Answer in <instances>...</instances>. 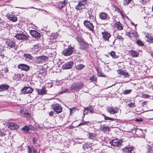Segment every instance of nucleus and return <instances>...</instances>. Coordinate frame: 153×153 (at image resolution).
<instances>
[{
  "mask_svg": "<svg viewBox=\"0 0 153 153\" xmlns=\"http://www.w3.org/2000/svg\"><path fill=\"white\" fill-rule=\"evenodd\" d=\"M103 38L105 41H108L109 38L111 37V35L109 33L104 32L102 33Z\"/></svg>",
  "mask_w": 153,
  "mask_h": 153,
  "instance_id": "obj_17",
  "label": "nucleus"
},
{
  "mask_svg": "<svg viewBox=\"0 0 153 153\" xmlns=\"http://www.w3.org/2000/svg\"><path fill=\"white\" fill-rule=\"evenodd\" d=\"M39 48V45L38 44L35 45L32 49L35 51H37Z\"/></svg>",
  "mask_w": 153,
  "mask_h": 153,
  "instance_id": "obj_39",
  "label": "nucleus"
},
{
  "mask_svg": "<svg viewBox=\"0 0 153 153\" xmlns=\"http://www.w3.org/2000/svg\"><path fill=\"white\" fill-rule=\"evenodd\" d=\"M9 87V85L5 84H2L0 85V91H4L7 90Z\"/></svg>",
  "mask_w": 153,
  "mask_h": 153,
  "instance_id": "obj_21",
  "label": "nucleus"
},
{
  "mask_svg": "<svg viewBox=\"0 0 153 153\" xmlns=\"http://www.w3.org/2000/svg\"><path fill=\"white\" fill-rule=\"evenodd\" d=\"M107 15L105 13H101L99 14L100 18L102 20H105L106 19Z\"/></svg>",
  "mask_w": 153,
  "mask_h": 153,
  "instance_id": "obj_28",
  "label": "nucleus"
},
{
  "mask_svg": "<svg viewBox=\"0 0 153 153\" xmlns=\"http://www.w3.org/2000/svg\"><path fill=\"white\" fill-rule=\"evenodd\" d=\"M4 51V50L3 49L0 48V56H1L2 58H3L4 56V54L3 53Z\"/></svg>",
  "mask_w": 153,
  "mask_h": 153,
  "instance_id": "obj_43",
  "label": "nucleus"
},
{
  "mask_svg": "<svg viewBox=\"0 0 153 153\" xmlns=\"http://www.w3.org/2000/svg\"><path fill=\"white\" fill-rule=\"evenodd\" d=\"M4 135V132L0 130V136H3Z\"/></svg>",
  "mask_w": 153,
  "mask_h": 153,
  "instance_id": "obj_56",
  "label": "nucleus"
},
{
  "mask_svg": "<svg viewBox=\"0 0 153 153\" xmlns=\"http://www.w3.org/2000/svg\"><path fill=\"white\" fill-rule=\"evenodd\" d=\"M22 130L25 132H27L30 130V128L28 126H25L22 128Z\"/></svg>",
  "mask_w": 153,
  "mask_h": 153,
  "instance_id": "obj_37",
  "label": "nucleus"
},
{
  "mask_svg": "<svg viewBox=\"0 0 153 153\" xmlns=\"http://www.w3.org/2000/svg\"><path fill=\"white\" fill-rule=\"evenodd\" d=\"M18 68L22 70L25 71H28L30 69V67L29 65L24 64H19L18 66Z\"/></svg>",
  "mask_w": 153,
  "mask_h": 153,
  "instance_id": "obj_15",
  "label": "nucleus"
},
{
  "mask_svg": "<svg viewBox=\"0 0 153 153\" xmlns=\"http://www.w3.org/2000/svg\"><path fill=\"white\" fill-rule=\"evenodd\" d=\"M111 56L114 59H117L118 58V56L115 54V52L113 51H111L110 53Z\"/></svg>",
  "mask_w": 153,
  "mask_h": 153,
  "instance_id": "obj_33",
  "label": "nucleus"
},
{
  "mask_svg": "<svg viewBox=\"0 0 153 153\" xmlns=\"http://www.w3.org/2000/svg\"><path fill=\"white\" fill-rule=\"evenodd\" d=\"M36 91L38 94L40 95L46 94L47 92L45 86L43 87L41 89H36Z\"/></svg>",
  "mask_w": 153,
  "mask_h": 153,
  "instance_id": "obj_13",
  "label": "nucleus"
},
{
  "mask_svg": "<svg viewBox=\"0 0 153 153\" xmlns=\"http://www.w3.org/2000/svg\"><path fill=\"white\" fill-rule=\"evenodd\" d=\"M53 110L56 113H60L62 110V107L59 104H54L53 105Z\"/></svg>",
  "mask_w": 153,
  "mask_h": 153,
  "instance_id": "obj_10",
  "label": "nucleus"
},
{
  "mask_svg": "<svg viewBox=\"0 0 153 153\" xmlns=\"http://www.w3.org/2000/svg\"><path fill=\"white\" fill-rule=\"evenodd\" d=\"M0 26L1 27L5 28L7 26V23L4 21H1L0 22Z\"/></svg>",
  "mask_w": 153,
  "mask_h": 153,
  "instance_id": "obj_31",
  "label": "nucleus"
},
{
  "mask_svg": "<svg viewBox=\"0 0 153 153\" xmlns=\"http://www.w3.org/2000/svg\"><path fill=\"white\" fill-rule=\"evenodd\" d=\"M68 89L67 88H65L64 91H62L60 92V94H63L65 92H68Z\"/></svg>",
  "mask_w": 153,
  "mask_h": 153,
  "instance_id": "obj_54",
  "label": "nucleus"
},
{
  "mask_svg": "<svg viewBox=\"0 0 153 153\" xmlns=\"http://www.w3.org/2000/svg\"><path fill=\"white\" fill-rule=\"evenodd\" d=\"M24 57L27 60H31L33 58L31 54L27 53H24Z\"/></svg>",
  "mask_w": 153,
  "mask_h": 153,
  "instance_id": "obj_25",
  "label": "nucleus"
},
{
  "mask_svg": "<svg viewBox=\"0 0 153 153\" xmlns=\"http://www.w3.org/2000/svg\"><path fill=\"white\" fill-rule=\"evenodd\" d=\"M8 127L11 130H14L18 129L19 128V126L16 124L11 122L10 123Z\"/></svg>",
  "mask_w": 153,
  "mask_h": 153,
  "instance_id": "obj_20",
  "label": "nucleus"
},
{
  "mask_svg": "<svg viewBox=\"0 0 153 153\" xmlns=\"http://www.w3.org/2000/svg\"><path fill=\"white\" fill-rule=\"evenodd\" d=\"M86 110H85V109H84V112H83V115H85V114H87L88 112H87L88 111H86Z\"/></svg>",
  "mask_w": 153,
  "mask_h": 153,
  "instance_id": "obj_62",
  "label": "nucleus"
},
{
  "mask_svg": "<svg viewBox=\"0 0 153 153\" xmlns=\"http://www.w3.org/2000/svg\"><path fill=\"white\" fill-rule=\"evenodd\" d=\"M74 48L73 47H69L68 48L64 50L62 54L65 56H69L72 54Z\"/></svg>",
  "mask_w": 153,
  "mask_h": 153,
  "instance_id": "obj_7",
  "label": "nucleus"
},
{
  "mask_svg": "<svg viewBox=\"0 0 153 153\" xmlns=\"http://www.w3.org/2000/svg\"><path fill=\"white\" fill-rule=\"evenodd\" d=\"M143 97L145 98H148L149 97V95H147V94L144 95L143 96Z\"/></svg>",
  "mask_w": 153,
  "mask_h": 153,
  "instance_id": "obj_60",
  "label": "nucleus"
},
{
  "mask_svg": "<svg viewBox=\"0 0 153 153\" xmlns=\"http://www.w3.org/2000/svg\"><path fill=\"white\" fill-rule=\"evenodd\" d=\"M76 109V107H73V108H71L70 109V114H72L74 113Z\"/></svg>",
  "mask_w": 153,
  "mask_h": 153,
  "instance_id": "obj_45",
  "label": "nucleus"
},
{
  "mask_svg": "<svg viewBox=\"0 0 153 153\" xmlns=\"http://www.w3.org/2000/svg\"><path fill=\"white\" fill-rule=\"evenodd\" d=\"M137 45L140 46H143L144 44L143 42L140 40H137L136 42Z\"/></svg>",
  "mask_w": 153,
  "mask_h": 153,
  "instance_id": "obj_40",
  "label": "nucleus"
},
{
  "mask_svg": "<svg viewBox=\"0 0 153 153\" xmlns=\"http://www.w3.org/2000/svg\"><path fill=\"white\" fill-rule=\"evenodd\" d=\"M128 105L129 107L131 108V107H135V104L134 103L131 102L129 104H128Z\"/></svg>",
  "mask_w": 153,
  "mask_h": 153,
  "instance_id": "obj_49",
  "label": "nucleus"
},
{
  "mask_svg": "<svg viewBox=\"0 0 153 153\" xmlns=\"http://www.w3.org/2000/svg\"><path fill=\"white\" fill-rule=\"evenodd\" d=\"M47 53L49 56L52 58H54L56 54V52L54 49H48Z\"/></svg>",
  "mask_w": 153,
  "mask_h": 153,
  "instance_id": "obj_12",
  "label": "nucleus"
},
{
  "mask_svg": "<svg viewBox=\"0 0 153 153\" xmlns=\"http://www.w3.org/2000/svg\"><path fill=\"white\" fill-rule=\"evenodd\" d=\"M84 86V84L82 82H75L71 86L70 89L72 92L78 91L82 89Z\"/></svg>",
  "mask_w": 153,
  "mask_h": 153,
  "instance_id": "obj_2",
  "label": "nucleus"
},
{
  "mask_svg": "<svg viewBox=\"0 0 153 153\" xmlns=\"http://www.w3.org/2000/svg\"><path fill=\"white\" fill-rule=\"evenodd\" d=\"M24 115L25 117H29L30 114L28 113H26L24 114Z\"/></svg>",
  "mask_w": 153,
  "mask_h": 153,
  "instance_id": "obj_52",
  "label": "nucleus"
},
{
  "mask_svg": "<svg viewBox=\"0 0 153 153\" xmlns=\"http://www.w3.org/2000/svg\"><path fill=\"white\" fill-rule=\"evenodd\" d=\"M147 41L148 42H149L151 43L153 42V37L150 36H148L147 37Z\"/></svg>",
  "mask_w": 153,
  "mask_h": 153,
  "instance_id": "obj_42",
  "label": "nucleus"
},
{
  "mask_svg": "<svg viewBox=\"0 0 153 153\" xmlns=\"http://www.w3.org/2000/svg\"><path fill=\"white\" fill-rule=\"evenodd\" d=\"M114 26L116 27L119 30H121L123 29V27L119 22H116Z\"/></svg>",
  "mask_w": 153,
  "mask_h": 153,
  "instance_id": "obj_26",
  "label": "nucleus"
},
{
  "mask_svg": "<svg viewBox=\"0 0 153 153\" xmlns=\"http://www.w3.org/2000/svg\"><path fill=\"white\" fill-rule=\"evenodd\" d=\"M117 39H119L120 41L122 42L123 40V38L120 36L117 35L116 37Z\"/></svg>",
  "mask_w": 153,
  "mask_h": 153,
  "instance_id": "obj_46",
  "label": "nucleus"
},
{
  "mask_svg": "<svg viewBox=\"0 0 153 153\" xmlns=\"http://www.w3.org/2000/svg\"><path fill=\"white\" fill-rule=\"evenodd\" d=\"M66 2L65 0L62 2H60L58 5V7L59 9L63 8L65 5Z\"/></svg>",
  "mask_w": 153,
  "mask_h": 153,
  "instance_id": "obj_27",
  "label": "nucleus"
},
{
  "mask_svg": "<svg viewBox=\"0 0 153 153\" xmlns=\"http://www.w3.org/2000/svg\"><path fill=\"white\" fill-rule=\"evenodd\" d=\"M148 151L149 153H152L153 152L152 148L150 146H149L147 147Z\"/></svg>",
  "mask_w": 153,
  "mask_h": 153,
  "instance_id": "obj_44",
  "label": "nucleus"
},
{
  "mask_svg": "<svg viewBox=\"0 0 153 153\" xmlns=\"http://www.w3.org/2000/svg\"><path fill=\"white\" fill-rule=\"evenodd\" d=\"M115 10L117 11L118 12L122 13L120 9L117 7L114 6Z\"/></svg>",
  "mask_w": 153,
  "mask_h": 153,
  "instance_id": "obj_48",
  "label": "nucleus"
},
{
  "mask_svg": "<svg viewBox=\"0 0 153 153\" xmlns=\"http://www.w3.org/2000/svg\"><path fill=\"white\" fill-rule=\"evenodd\" d=\"M33 153H37V150L36 149H33Z\"/></svg>",
  "mask_w": 153,
  "mask_h": 153,
  "instance_id": "obj_57",
  "label": "nucleus"
},
{
  "mask_svg": "<svg viewBox=\"0 0 153 153\" xmlns=\"http://www.w3.org/2000/svg\"><path fill=\"white\" fill-rule=\"evenodd\" d=\"M122 142L121 140L116 139L113 140L111 141H110V143L112 146V148L114 149L117 147H120Z\"/></svg>",
  "mask_w": 153,
  "mask_h": 153,
  "instance_id": "obj_3",
  "label": "nucleus"
},
{
  "mask_svg": "<svg viewBox=\"0 0 153 153\" xmlns=\"http://www.w3.org/2000/svg\"><path fill=\"white\" fill-rule=\"evenodd\" d=\"M76 40L79 42L80 45L79 48L83 50H87L88 48V44L82 37L77 36L76 38Z\"/></svg>",
  "mask_w": 153,
  "mask_h": 153,
  "instance_id": "obj_1",
  "label": "nucleus"
},
{
  "mask_svg": "<svg viewBox=\"0 0 153 153\" xmlns=\"http://www.w3.org/2000/svg\"><path fill=\"white\" fill-rule=\"evenodd\" d=\"M90 80L91 82L95 83L97 81V78L94 76H93L90 77Z\"/></svg>",
  "mask_w": 153,
  "mask_h": 153,
  "instance_id": "obj_32",
  "label": "nucleus"
},
{
  "mask_svg": "<svg viewBox=\"0 0 153 153\" xmlns=\"http://www.w3.org/2000/svg\"><path fill=\"white\" fill-rule=\"evenodd\" d=\"M28 153H31L32 150L31 147L29 146H27Z\"/></svg>",
  "mask_w": 153,
  "mask_h": 153,
  "instance_id": "obj_50",
  "label": "nucleus"
},
{
  "mask_svg": "<svg viewBox=\"0 0 153 153\" xmlns=\"http://www.w3.org/2000/svg\"><path fill=\"white\" fill-rule=\"evenodd\" d=\"M133 148L130 146H128L124 149V152L125 153H131Z\"/></svg>",
  "mask_w": 153,
  "mask_h": 153,
  "instance_id": "obj_24",
  "label": "nucleus"
},
{
  "mask_svg": "<svg viewBox=\"0 0 153 153\" xmlns=\"http://www.w3.org/2000/svg\"><path fill=\"white\" fill-rule=\"evenodd\" d=\"M85 66L82 64H80L76 66V68L78 70H80L83 68Z\"/></svg>",
  "mask_w": 153,
  "mask_h": 153,
  "instance_id": "obj_35",
  "label": "nucleus"
},
{
  "mask_svg": "<svg viewBox=\"0 0 153 153\" xmlns=\"http://www.w3.org/2000/svg\"><path fill=\"white\" fill-rule=\"evenodd\" d=\"M131 56L132 57H137L138 56L139 53L138 52L133 50H131L129 52Z\"/></svg>",
  "mask_w": 153,
  "mask_h": 153,
  "instance_id": "obj_22",
  "label": "nucleus"
},
{
  "mask_svg": "<svg viewBox=\"0 0 153 153\" xmlns=\"http://www.w3.org/2000/svg\"><path fill=\"white\" fill-rule=\"evenodd\" d=\"M33 91V89L30 87H25L21 90V94H26L30 93Z\"/></svg>",
  "mask_w": 153,
  "mask_h": 153,
  "instance_id": "obj_9",
  "label": "nucleus"
},
{
  "mask_svg": "<svg viewBox=\"0 0 153 153\" xmlns=\"http://www.w3.org/2000/svg\"><path fill=\"white\" fill-rule=\"evenodd\" d=\"M106 110L110 114H114L119 112V108L117 107L109 106L107 108Z\"/></svg>",
  "mask_w": 153,
  "mask_h": 153,
  "instance_id": "obj_6",
  "label": "nucleus"
},
{
  "mask_svg": "<svg viewBox=\"0 0 153 153\" xmlns=\"http://www.w3.org/2000/svg\"><path fill=\"white\" fill-rule=\"evenodd\" d=\"M102 115L104 117L105 120H111V121H113L114 119L113 118L107 117L104 114Z\"/></svg>",
  "mask_w": 153,
  "mask_h": 153,
  "instance_id": "obj_38",
  "label": "nucleus"
},
{
  "mask_svg": "<svg viewBox=\"0 0 153 153\" xmlns=\"http://www.w3.org/2000/svg\"><path fill=\"white\" fill-rule=\"evenodd\" d=\"M5 45L11 48H13L15 46L16 43L12 40L8 39L6 41Z\"/></svg>",
  "mask_w": 153,
  "mask_h": 153,
  "instance_id": "obj_18",
  "label": "nucleus"
},
{
  "mask_svg": "<svg viewBox=\"0 0 153 153\" xmlns=\"http://www.w3.org/2000/svg\"><path fill=\"white\" fill-rule=\"evenodd\" d=\"M131 0H124L123 1V5H126L131 3Z\"/></svg>",
  "mask_w": 153,
  "mask_h": 153,
  "instance_id": "obj_36",
  "label": "nucleus"
},
{
  "mask_svg": "<svg viewBox=\"0 0 153 153\" xmlns=\"http://www.w3.org/2000/svg\"><path fill=\"white\" fill-rule=\"evenodd\" d=\"M87 0H82L75 7L77 10H81L84 9L87 5Z\"/></svg>",
  "mask_w": 153,
  "mask_h": 153,
  "instance_id": "obj_5",
  "label": "nucleus"
},
{
  "mask_svg": "<svg viewBox=\"0 0 153 153\" xmlns=\"http://www.w3.org/2000/svg\"><path fill=\"white\" fill-rule=\"evenodd\" d=\"M138 129V128H137L134 127L132 129H131L132 130H134L135 132L136 131V130Z\"/></svg>",
  "mask_w": 153,
  "mask_h": 153,
  "instance_id": "obj_61",
  "label": "nucleus"
},
{
  "mask_svg": "<svg viewBox=\"0 0 153 153\" xmlns=\"http://www.w3.org/2000/svg\"><path fill=\"white\" fill-rule=\"evenodd\" d=\"M89 138L91 139H94L96 138V135L95 133H88Z\"/></svg>",
  "mask_w": 153,
  "mask_h": 153,
  "instance_id": "obj_30",
  "label": "nucleus"
},
{
  "mask_svg": "<svg viewBox=\"0 0 153 153\" xmlns=\"http://www.w3.org/2000/svg\"><path fill=\"white\" fill-rule=\"evenodd\" d=\"M48 57L46 56L42 55L37 57L35 59V62L37 64L43 63L47 61Z\"/></svg>",
  "mask_w": 153,
  "mask_h": 153,
  "instance_id": "obj_4",
  "label": "nucleus"
},
{
  "mask_svg": "<svg viewBox=\"0 0 153 153\" xmlns=\"http://www.w3.org/2000/svg\"><path fill=\"white\" fill-rule=\"evenodd\" d=\"M7 18L10 21H11L13 22H16L17 20V18L15 16L10 13H9L7 14Z\"/></svg>",
  "mask_w": 153,
  "mask_h": 153,
  "instance_id": "obj_16",
  "label": "nucleus"
},
{
  "mask_svg": "<svg viewBox=\"0 0 153 153\" xmlns=\"http://www.w3.org/2000/svg\"><path fill=\"white\" fill-rule=\"evenodd\" d=\"M74 63L73 61H71L63 64L62 66L63 69H68L71 68L73 66Z\"/></svg>",
  "mask_w": 153,
  "mask_h": 153,
  "instance_id": "obj_11",
  "label": "nucleus"
},
{
  "mask_svg": "<svg viewBox=\"0 0 153 153\" xmlns=\"http://www.w3.org/2000/svg\"><path fill=\"white\" fill-rule=\"evenodd\" d=\"M146 102H147L146 101H144V102L142 104V106L143 107L144 106V105H145L146 104Z\"/></svg>",
  "mask_w": 153,
  "mask_h": 153,
  "instance_id": "obj_64",
  "label": "nucleus"
},
{
  "mask_svg": "<svg viewBox=\"0 0 153 153\" xmlns=\"http://www.w3.org/2000/svg\"><path fill=\"white\" fill-rule=\"evenodd\" d=\"M85 110H86L88 113H92L94 112V108L91 106H90L85 108Z\"/></svg>",
  "mask_w": 153,
  "mask_h": 153,
  "instance_id": "obj_29",
  "label": "nucleus"
},
{
  "mask_svg": "<svg viewBox=\"0 0 153 153\" xmlns=\"http://www.w3.org/2000/svg\"><path fill=\"white\" fill-rule=\"evenodd\" d=\"M30 33L32 36L36 38H39L41 36L40 33L35 30H30Z\"/></svg>",
  "mask_w": 153,
  "mask_h": 153,
  "instance_id": "obj_19",
  "label": "nucleus"
},
{
  "mask_svg": "<svg viewBox=\"0 0 153 153\" xmlns=\"http://www.w3.org/2000/svg\"><path fill=\"white\" fill-rule=\"evenodd\" d=\"M83 24L87 29L91 31L93 30L94 26L93 24L90 23L89 21L87 20H85Z\"/></svg>",
  "mask_w": 153,
  "mask_h": 153,
  "instance_id": "obj_8",
  "label": "nucleus"
},
{
  "mask_svg": "<svg viewBox=\"0 0 153 153\" xmlns=\"http://www.w3.org/2000/svg\"><path fill=\"white\" fill-rule=\"evenodd\" d=\"M53 113H54V112L53 111H51V112H50L49 113V115L51 116H52L53 115Z\"/></svg>",
  "mask_w": 153,
  "mask_h": 153,
  "instance_id": "obj_58",
  "label": "nucleus"
},
{
  "mask_svg": "<svg viewBox=\"0 0 153 153\" xmlns=\"http://www.w3.org/2000/svg\"><path fill=\"white\" fill-rule=\"evenodd\" d=\"M130 33H131V34L133 36H134L135 37H137V35L136 33L134 32V31H133V32H129Z\"/></svg>",
  "mask_w": 153,
  "mask_h": 153,
  "instance_id": "obj_47",
  "label": "nucleus"
},
{
  "mask_svg": "<svg viewBox=\"0 0 153 153\" xmlns=\"http://www.w3.org/2000/svg\"><path fill=\"white\" fill-rule=\"evenodd\" d=\"M131 91V90H125L123 91V93L124 94H130Z\"/></svg>",
  "mask_w": 153,
  "mask_h": 153,
  "instance_id": "obj_41",
  "label": "nucleus"
},
{
  "mask_svg": "<svg viewBox=\"0 0 153 153\" xmlns=\"http://www.w3.org/2000/svg\"><path fill=\"white\" fill-rule=\"evenodd\" d=\"M15 37L17 39L19 40L27 39L28 38L27 35L22 33H18L16 34Z\"/></svg>",
  "mask_w": 153,
  "mask_h": 153,
  "instance_id": "obj_14",
  "label": "nucleus"
},
{
  "mask_svg": "<svg viewBox=\"0 0 153 153\" xmlns=\"http://www.w3.org/2000/svg\"><path fill=\"white\" fill-rule=\"evenodd\" d=\"M123 75H124V76L126 77H129L128 73L127 72H125Z\"/></svg>",
  "mask_w": 153,
  "mask_h": 153,
  "instance_id": "obj_51",
  "label": "nucleus"
},
{
  "mask_svg": "<svg viewBox=\"0 0 153 153\" xmlns=\"http://www.w3.org/2000/svg\"><path fill=\"white\" fill-rule=\"evenodd\" d=\"M89 123V121H85L83 120H81V122L78 125V126H80L82 125H86L87 123Z\"/></svg>",
  "mask_w": 153,
  "mask_h": 153,
  "instance_id": "obj_34",
  "label": "nucleus"
},
{
  "mask_svg": "<svg viewBox=\"0 0 153 153\" xmlns=\"http://www.w3.org/2000/svg\"><path fill=\"white\" fill-rule=\"evenodd\" d=\"M137 122H140L142 121V120L140 119H137L135 120Z\"/></svg>",
  "mask_w": 153,
  "mask_h": 153,
  "instance_id": "obj_63",
  "label": "nucleus"
},
{
  "mask_svg": "<svg viewBox=\"0 0 153 153\" xmlns=\"http://www.w3.org/2000/svg\"><path fill=\"white\" fill-rule=\"evenodd\" d=\"M129 5V7L131 8H133V7L134 6V4H132L131 3H130L129 4H128Z\"/></svg>",
  "mask_w": 153,
  "mask_h": 153,
  "instance_id": "obj_53",
  "label": "nucleus"
},
{
  "mask_svg": "<svg viewBox=\"0 0 153 153\" xmlns=\"http://www.w3.org/2000/svg\"><path fill=\"white\" fill-rule=\"evenodd\" d=\"M124 73L125 72L124 71H120L119 73L120 75H123Z\"/></svg>",
  "mask_w": 153,
  "mask_h": 153,
  "instance_id": "obj_55",
  "label": "nucleus"
},
{
  "mask_svg": "<svg viewBox=\"0 0 153 153\" xmlns=\"http://www.w3.org/2000/svg\"><path fill=\"white\" fill-rule=\"evenodd\" d=\"M4 71L5 73H7L8 72V70L6 68H5L4 69Z\"/></svg>",
  "mask_w": 153,
  "mask_h": 153,
  "instance_id": "obj_59",
  "label": "nucleus"
},
{
  "mask_svg": "<svg viewBox=\"0 0 153 153\" xmlns=\"http://www.w3.org/2000/svg\"><path fill=\"white\" fill-rule=\"evenodd\" d=\"M100 130L103 131H110L111 128L108 126H105L104 125H101L100 127Z\"/></svg>",
  "mask_w": 153,
  "mask_h": 153,
  "instance_id": "obj_23",
  "label": "nucleus"
}]
</instances>
